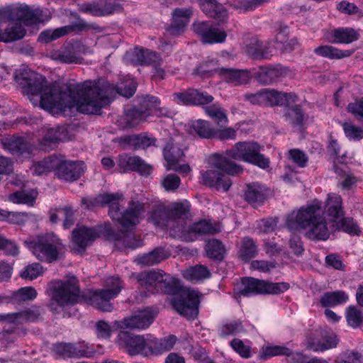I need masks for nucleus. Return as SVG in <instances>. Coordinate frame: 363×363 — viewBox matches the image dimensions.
I'll list each match as a JSON object with an SVG mask.
<instances>
[{
    "mask_svg": "<svg viewBox=\"0 0 363 363\" xmlns=\"http://www.w3.org/2000/svg\"><path fill=\"white\" fill-rule=\"evenodd\" d=\"M162 280H160L157 293H164L168 294H175L178 288V280L169 274L161 271Z\"/></svg>",
    "mask_w": 363,
    "mask_h": 363,
    "instance_id": "obj_50",
    "label": "nucleus"
},
{
    "mask_svg": "<svg viewBox=\"0 0 363 363\" xmlns=\"http://www.w3.org/2000/svg\"><path fill=\"white\" fill-rule=\"evenodd\" d=\"M83 173L82 162L62 161L58 158L56 174L60 179L72 182L78 179Z\"/></svg>",
    "mask_w": 363,
    "mask_h": 363,
    "instance_id": "obj_26",
    "label": "nucleus"
},
{
    "mask_svg": "<svg viewBox=\"0 0 363 363\" xmlns=\"http://www.w3.org/2000/svg\"><path fill=\"white\" fill-rule=\"evenodd\" d=\"M184 277L190 281H200L208 278L211 272L203 265H196L186 269L183 273Z\"/></svg>",
    "mask_w": 363,
    "mask_h": 363,
    "instance_id": "obj_53",
    "label": "nucleus"
},
{
    "mask_svg": "<svg viewBox=\"0 0 363 363\" xmlns=\"http://www.w3.org/2000/svg\"><path fill=\"white\" fill-rule=\"evenodd\" d=\"M173 96L178 104L184 105H204L211 103L214 98L207 92H200L196 89H187L177 92Z\"/></svg>",
    "mask_w": 363,
    "mask_h": 363,
    "instance_id": "obj_27",
    "label": "nucleus"
},
{
    "mask_svg": "<svg viewBox=\"0 0 363 363\" xmlns=\"http://www.w3.org/2000/svg\"><path fill=\"white\" fill-rule=\"evenodd\" d=\"M66 138V131L63 127L49 128L40 142L41 148L45 151L52 150L56 144Z\"/></svg>",
    "mask_w": 363,
    "mask_h": 363,
    "instance_id": "obj_31",
    "label": "nucleus"
},
{
    "mask_svg": "<svg viewBox=\"0 0 363 363\" xmlns=\"http://www.w3.org/2000/svg\"><path fill=\"white\" fill-rule=\"evenodd\" d=\"M37 295V291L33 287L26 286L13 292L11 298L14 303H22L35 299Z\"/></svg>",
    "mask_w": 363,
    "mask_h": 363,
    "instance_id": "obj_54",
    "label": "nucleus"
},
{
    "mask_svg": "<svg viewBox=\"0 0 363 363\" xmlns=\"http://www.w3.org/2000/svg\"><path fill=\"white\" fill-rule=\"evenodd\" d=\"M150 218L155 225L171 228L168 205L161 203L154 205Z\"/></svg>",
    "mask_w": 363,
    "mask_h": 363,
    "instance_id": "obj_37",
    "label": "nucleus"
},
{
    "mask_svg": "<svg viewBox=\"0 0 363 363\" xmlns=\"http://www.w3.org/2000/svg\"><path fill=\"white\" fill-rule=\"evenodd\" d=\"M348 300V296L345 291H335L325 293L320 298L323 306H335L345 303Z\"/></svg>",
    "mask_w": 363,
    "mask_h": 363,
    "instance_id": "obj_49",
    "label": "nucleus"
},
{
    "mask_svg": "<svg viewBox=\"0 0 363 363\" xmlns=\"http://www.w3.org/2000/svg\"><path fill=\"white\" fill-rule=\"evenodd\" d=\"M24 243L38 260L48 263L60 259L65 250L61 239L53 233L38 235Z\"/></svg>",
    "mask_w": 363,
    "mask_h": 363,
    "instance_id": "obj_7",
    "label": "nucleus"
},
{
    "mask_svg": "<svg viewBox=\"0 0 363 363\" xmlns=\"http://www.w3.org/2000/svg\"><path fill=\"white\" fill-rule=\"evenodd\" d=\"M286 121L290 123L292 126L301 128L304 119V113L299 105L295 106H291L290 104L285 107L284 114Z\"/></svg>",
    "mask_w": 363,
    "mask_h": 363,
    "instance_id": "obj_42",
    "label": "nucleus"
},
{
    "mask_svg": "<svg viewBox=\"0 0 363 363\" xmlns=\"http://www.w3.org/2000/svg\"><path fill=\"white\" fill-rule=\"evenodd\" d=\"M257 252L254 240L249 237L243 238L238 252L239 258L245 262L249 261L257 255Z\"/></svg>",
    "mask_w": 363,
    "mask_h": 363,
    "instance_id": "obj_46",
    "label": "nucleus"
},
{
    "mask_svg": "<svg viewBox=\"0 0 363 363\" xmlns=\"http://www.w3.org/2000/svg\"><path fill=\"white\" fill-rule=\"evenodd\" d=\"M117 164L122 172L128 171L138 172L142 175L147 176L151 173L152 168L138 156H130L123 154L118 156Z\"/></svg>",
    "mask_w": 363,
    "mask_h": 363,
    "instance_id": "obj_24",
    "label": "nucleus"
},
{
    "mask_svg": "<svg viewBox=\"0 0 363 363\" xmlns=\"http://www.w3.org/2000/svg\"><path fill=\"white\" fill-rule=\"evenodd\" d=\"M88 48L79 40H72L64 44L59 49L53 50L48 57L62 64H82V55L87 52Z\"/></svg>",
    "mask_w": 363,
    "mask_h": 363,
    "instance_id": "obj_12",
    "label": "nucleus"
},
{
    "mask_svg": "<svg viewBox=\"0 0 363 363\" xmlns=\"http://www.w3.org/2000/svg\"><path fill=\"white\" fill-rule=\"evenodd\" d=\"M162 270H151L138 274L136 279L138 284L152 294L157 293L160 280H162Z\"/></svg>",
    "mask_w": 363,
    "mask_h": 363,
    "instance_id": "obj_29",
    "label": "nucleus"
},
{
    "mask_svg": "<svg viewBox=\"0 0 363 363\" xmlns=\"http://www.w3.org/2000/svg\"><path fill=\"white\" fill-rule=\"evenodd\" d=\"M26 30L20 22L12 21L8 23L4 31H0V42L10 43L23 38Z\"/></svg>",
    "mask_w": 363,
    "mask_h": 363,
    "instance_id": "obj_35",
    "label": "nucleus"
},
{
    "mask_svg": "<svg viewBox=\"0 0 363 363\" xmlns=\"http://www.w3.org/2000/svg\"><path fill=\"white\" fill-rule=\"evenodd\" d=\"M115 245L118 249L130 248L135 249L143 245V241L140 237L136 235L131 230L128 231L121 230L113 238Z\"/></svg>",
    "mask_w": 363,
    "mask_h": 363,
    "instance_id": "obj_32",
    "label": "nucleus"
},
{
    "mask_svg": "<svg viewBox=\"0 0 363 363\" xmlns=\"http://www.w3.org/2000/svg\"><path fill=\"white\" fill-rule=\"evenodd\" d=\"M333 43H350L358 39V34L352 28H338L333 32Z\"/></svg>",
    "mask_w": 363,
    "mask_h": 363,
    "instance_id": "obj_55",
    "label": "nucleus"
},
{
    "mask_svg": "<svg viewBox=\"0 0 363 363\" xmlns=\"http://www.w3.org/2000/svg\"><path fill=\"white\" fill-rule=\"evenodd\" d=\"M261 146L254 141L238 142L225 152L226 157L241 160L266 169L269 165V160L260 153Z\"/></svg>",
    "mask_w": 363,
    "mask_h": 363,
    "instance_id": "obj_9",
    "label": "nucleus"
},
{
    "mask_svg": "<svg viewBox=\"0 0 363 363\" xmlns=\"http://www.w3.org/2000/svg\"><path fill=\"white\" fill-rule=\"evenodd\" d=\"M210 164L212 169L201 174L202 182L204 185L215 188L217 190L222 189L227 191L232 185V182L229 177L220 171L232 176L238 175L243 172L241 165L218 153L213 154L210 157Z\"/></svg>",
    "mask_w": 363,
    "mask_h": 363,
    "instance_id": "obj_5",
    "label": "nucleus"
},
{
    "mask_svg": "<svg viewBox=\"0 0 363 363\" xmlns=\"http://www.w3.org/2000/svg\"><path fill=\"white\" fill-rule=\"evenodd\" d=\"M189 231L200 235H213L220 232V227L218 223L203 220L193 224L189 228Z\"/></svg>",
    "mask_w": 363,
    "mask_h": 363,
    "instance_id": "obj_44",
    "label": "nucleus"
},
{
    "mask_svg": "<svg viewBox=\"0 0 363 363\" xmlns=\"http://www.w3.org/2000/svg\"><path fill=\"white\" fill-rule=\"evenodd\" d=\"M245 52L254 60L269 59L272 56L269 48L258 40H254L247 45Z\"/></svg>",
    "mask_w": 363,
    "mask_h": 363,
    "instance_id": "obj_41",
    "label": "nucleus"
},
{
    "mask_svg": "<svg viewBox=\"0 0 363 363\" xmlns=\"http://www.w3.org/2000/svg\"><path fill=\"white\" fill-rule=\"evenodd\" d=\"M172 306L182 315L192 318L198 314L199 292L186 289L172 301Z\"/></svg>",
    "mask_w": 363,
    "mask_h": 363,
    "instance_id": "obj_16",
    "label": "nucleus"
},
{
    "mask_svg": "<svg viewBox=\"0 0 363 363\" xmlns=\"http://www.w3.org/2000/svg\"><path fill=\"white\" fill-rule=\"evenodd\" d=\"M192 12L189 9H177L173 12L174 23L168 27L167 31L171 35H179L186 26Z\"/></svg>",
    "mask_w": 363,
    "mask_h": 363,
    "instance_id": "obj_33",
    "label": "nucleus"
},
{
    "mask_svg": "<svg viewBox=\"0 0 363 363\" xmlns=\"http://www.w3.org/2000/svg\"><path fill=\"white\" fill-rule=\"evenodd\" d=\"M119 345L130 355L142 354L147 356L152 354L150 339L143 336L130 334L126 331H121L118 335Z\"/></svg>",
    "mask_w": 363,
    "mask_h": 363,
    "instance_id": "obj_14",
    "label": "nucleus"
},
{
    "mask_svg": "<svg viewBox=\"0 0 363 363\" xmlns=\"http://www.w3.org/2000/svg\"><path fill=\"white\" fill-rule=\"evenodd\" d=\"M123 288L121 281L118 277L106 280L104 289L96 290L86 298L89 304L103 312H111L113 306L111 300L116 298Z\"/></svg>",
    "mask_w": 363,
    "mask_h": 363,
    "instance_id": "obj_10",
    "label": "nucleus"
},
{
    "mask_svg": "<svg viewBox=\"0 0 363 363\" xmlns=\"http://www.w3.org/2000/svg\"><path fill=\"white\" fill-rule=\"evenodd\" d=\"M160 100L155 96L146 95L140 101V106L147 109V113L150 115H155L157 117H169L171 111L167 107L160 106Z\"/></svg>",
    "mask_w": 363,
    "mask_h": 363,
    "instance_id": "obj_34",
    "label": "nucleus"
},
{
    "mask_svg": "<svg viewBox=\"0 0 363 363\" xmlns=\"http://www.w3.org/2000/svg\"><path fill=\"white\" fill-rule=\"evenodd\" d=\"M266 106H288L296 101V96L291 93H284L275 89H265Z\"/></svg>",
    "mask_w": 363,
    "mask_h": 363,
    "instance_id": "obj_30",
    "label": "nucleus"
},
{
    "mask_svg": "<svg viewBox=\"0 0 363 363\" xmlns=\"http://www.w3.org/2000/svg\"><path fill=\"white\" fill-rule=\"evenodd\" d=\"M121 194L105 193L94 198L84 197L82 205L84 208L91 210L104 205L109 206L108 214L113 220L117 222L123 229H129L139 223V217L144 211V205L139 201H130L128 208L121 212L118 201L122 198Z\"/></svg>",
    "mask_w": 363,
    "mask_h": 363,
    "instance_id": "obj_4",
    "label": "nucleus"
},
{
    "mask_svg": "<svg viewBox=\"0 0 363 363\" xmlns=\"http://www.w3.org/2000/svg\"><path fill=\"white\" fill-rule=\"evenodd\" d=\"M335 363H363V354L357 352H347L337 358Z\"/></svg>",
    "mask_w": 363,
    "mask_h": 363,
    "instance_id": "obj_64",
    "label": "nucleus"
},
{
    "mask_svg": "<svg viewBox=\"0 0 363 363\" xmlns=\"http://www.w3.org/2000/svg\"><path fill=\"white\" fill-rule=\"evenodd\" d=\"M99 237L95 228L86 226H77L72 230L71 239V248L76 254H82L86 247Z\"/></svg>",
    "mask_w": 363,
    "mask_h": 363,
    "instance_id": "obj_17",
    "label": "nucleus"
},
{
    "mask_svg": "<svg viewBox=\"0 0 363 363\" xmlns=\"http://www.w3.org/2000/svg\"><path fill=\"white\" fill-rule=\"evenodd\" d=\"M206 113L218 125L228 122V116L224 109L218 104L207 106L204 108Z\"/></svg>",
    "mask_w": 363,
    "mask_h": 363,
    "instance_id": "obj_56",
    "label": "nucleus"
},
{
    "mask_svg": "<svg viewBox=\"0 0 363 363\" xmlns=\"http://www.w3.org/2000/svg\"><path fill=\"white\" fill-rule=\"evenodd\" d=\"M2 147L13 155H30L31 145L23 137L18 135H6L0 139Z\"/></svg>",
    "mask_w": 363,
    "mask_h": 363,
    "instance_id": "obj_25",
    "label": "nucleus"
},
{
    "mask_svg": "<svg viewBox=\"0 0 363 363\" xmlns=\"http://www.w3.org/2000/svg\"><path fill=\"white\" fill-rule=\"evenodd\" d=\"M177 337L169 335L163 339H150L152 354L167 352L172 350L176 342Z\"/></svg>",
    "mask_w": 363,
    "mask_h": 363,
    "instance_id": "obj_48",
    "label": "nucleus"
},
{
    "mask_svg": "<svg viewBox=\"0 0 363 363\" xmlns=\"http://www.w3.org/2000/svg\"><path fill=\"white\" fill-rule=\"evenodd\" d=\"M333 230L342 229L350 234H358L359 232L358 226L352 218L341 217L337 222L332 223Z\"/></svg>",
    "mask_w": 363,
    "mask_h": 363,
    "instance_id": "obj_62",
    "label": "nucleus"
},
{
    "mask_svg": "<svg viewBox=\"0 0 363 363\" xmlns=\"http://www.w3.org/2000/svg\"><path fill=\"white\" fill-rule=\"evenodd\" d=\"M193 30L204 44L221 43L225 40L227 37L225 30L214 27L210 21L194 23Z\"/></svg>",
    "mask_w": 363,
    "mask_h": 363,
    "instance_id": "obj_19",
    "label": "nucleus"
},
{
    "mask_svg": "<svg viewBox=\"0 0 363 363\" xmlns=\"http://www.w3.org/2000/svg\"><path fill=\"white\" fill-rule=\"evenodd\" d=\"M155 315L151 311H140L129 318H124L118 323L121 329H145L152 323Z\"/></svg>",
    "mask_w": 363,
    "mask_h": 363,
    "instance_id": "obj_20",
    "label": "nucleus"
},
{
    "mask_svg": "<svg viewBox=\"0 0 363 363\" xmlns=\"http://www.w3.org/2000/svg\"><path fill=\"white\" fill-rule=\"evenodd\" d=\"M218 75L227 83L236 86L247 84L251 79L250 72L247 69L220 67Z\"/></svg>",
    "mask_w": 363,
    "mask_h": 363,
    "instance_id": "obj_28",
    "label": "nucleus"
},
{
    "mask_svg": "<svg viewBox=\"0 0 363 363\" xmlns=\"http://www.w3.org/2000/svg\"><path fill=\"white\" fill-rule=\"evenodd\" d=\"M242 288L238 292V296H250L255 294H279L289 289L286 282L272 283L255 278L246 277L242 279Z\"/></svg>",
    "mask_w": 363,
    "mask_h": 363,
    "instance_id": "obj_11",
    "label": "nucleus"
},
{
    "mask_svg": "<svg viewBox=\"0 0 363 363\" xmlns=\"http://www.w3.org/2000/svg\"><path fill=\"white\" fill-rule=\"evenodd\" d=\"M14 80L35 106L39 104L45 110H57L70 100L67 96H62L64 85L48 84L45 77L27 67L16 69Z\"/></svg>",
    "mask_w": 363,
    "mask_h": 363,
    "instance_id": "obj_1",
    "label": "nucleus"
},
{
    "mask_svg": "<svg viewBox=\"0 0 363 363\" xmlns=\"http://www.w3.org/2000/svg\"><path fill=\"white\" fill-rule=\"evenodd\" d=\"M168 206L171 229L175 232H184L187 220L191 216L189 202H174L170 203Z\"/></svg>",
    "mask_w": 363,
    "mask_h": 363,
    "instance_id": "obj_18",
    "label": "nucleus"
},
{
    "mask_svg": "<svg viewBox=\"0 0 363 363\" xmlns=\"http://www.w3.org/2000/svg\"><path fill=\"white\" fill-rule=\"evenodd\" d=\"M220 69L217 65V62L211 60L199 65L193 74L203 78H208L213 76L215 73L218 74V70Z\"/></svg>",
    "mask_w": 363,
    "mask_h": 363,
    "instance_id": "obj_58",
    "label": "nucleus"
},
{
    "mask_svg": "<svg viewBox=\"0 0 363 363\" xmlns=\"http://www.w3.org/2000/svg\"><path fill=\"white\" fill-rule=\"evenodd\" d=\"M57 354L66 357H91L94 352L83 342L77 343H59L55 345Z\"/></svg>",
    "mask_w": 363,
    "mask_h": 363,
    "instance_id": "obj_23",
    "label": "nucleus"
},
{
    "mask_svg": "<svg viewBox=\"0 0 363 363\" xmlns=\"http://www.w3.org/2000/svg\"><path fill=\"white\" fill-rule=\"evenodd\" d=\"M170 253L164 247H156L149 253L138 256L135 261L142 266H152L167 259Z\"/></svg>",
    "mask_w": 363,
    "mask_h": 363,
    "instance_id": "obj_36",
    "label": "nucleus"
},
{
    "mask_svg": "<svg viewBox=\"0 0 363 363\" xmlns=\"http://www.w3.org/2000/svg\"><path fill=\"white\" fill-rule=\"evenodd\" d=\"M345 318L348 325L352 328L363 325V312L355 306H350L347 308Z\"/></svg>",
    "mask_w": 363,
    "mask_h": 363,
    "instance_id": "obj_63",
    "label": "nucleus"
},
{
    "mask_svg": "<svg viewBox=\"0 0 363 363\" xmlns=\"http://www.w3.org/2000/svg\"><path fill=\"white\" fill-rule=\"evenodd\" d=\"M111 86L114 90V92L111 94V99L116 94L130 98L135 94L136 90V83L133 80H126L117 86L111 84Z\"/></svg>",
    "mask_w": 363,
    "mask_h": 363,
    "instance_id": "obj_59",
    "label": "nucleus"
},
{
    "mask_svg": "<svg viewBox=\"0 0 363 363\" xmlns=\"http://www.w3.org/2000/svg\"><path fill=\"white\" fill-rule=\"evenodd\" d=\"M191 129L200 138L211 139L214 138L215 128L210 122L204 120H197L191 125Z\"/></svg>",
    "mask_w": 363,
    "mask_h": 363,
    "instance_id": "obj_51",
    "label": "nucleus"
},
{
    "mask_svg": "<svg viewBox=\"0 0 363 363\" xmlns=\"http://www.w3.org/2000/svg\"><path fill=\"white\" fill-rule=\"evenodd\" d=\"M52 18L51 12L41 9H32L28 5L6 6L0 10V21L23 22L27 26L44 23Z\"/></svg>",
    "mask_w": 363,
    "mask_h": 363,
    "instance_id": "obj_8",
    "label": "nucleus"
},
{
    "mask_svg": "<svg viewBox=\"0 0 363 363\" xmlns=\"http://www.w3.org/2000/svg\"><path fill=\"white\" fill-rule=\"evenodd\" d=\"M113 92L111 84L104 80L64 85L62 96H67L70 100L57 111H63L66 108L76 106L82 113L100 115L102 108L110 103Z\"/></svg>",
    "mask_w": 363,
    "mask_h": 363,
    "instance_id": "obj_2",
    "label": "nucleus"
},
{
    "mask_svg": "<svg viewBox=\"0 0 363 363\" xmlns=\"http://www.w3.org/2000/svg\"><path fill=\"white\" fill-rule=\"evenodd\" d=\"M47 293L50 298L48 307L52 313H58L60 308L73 306L78 302V280L74 276H69L62 280L52 281L48 285Z\"/></svg>",
    "mask_w": 363,
    "mask_h": 363,
    "instance_id": "obj_6",
    "label": "nucleus"
},
{
    "mask_svg": "<svg viewBox=\"0 0 363 363\" xmlns=\"http://www.w3.org/2000/svg\"><path fill=\"white\" fill-rule=\"evenodd\" d=\"M266 197L267 191L261 184L252 183L247 185L245 198L249 203L262 202L266 199Z\"/></svg>",
    "mask_w": 363,
    "mask_h": 363,
    "instance_id": "obj_43",
    "label": "nucleus"
},
{
    "mask_svg": "<svg viewBox=\"0 0 363 363\" xmlns=\"http://www.w3.org/2000/svg\"><path fill=\"white\" fill-rule=\"evenodd\" d=\"M93 30L96 33H101L104 29L96 23H89L83 19L72 25L62 26L54 30L48 29L41 32L38 36V41L43 43H49L69 33L83 32Z\"/></svg>",
    "mask_w": 363,
    "mask_h": 363,
    "instance_id": "obj_13",
    "label": "nucleus"
},
{
    "mask_svg": "<svg viewBox=\"0 0 363 363\" xmlns=\"http://www.w3.org/2000/svg\"><path fill=\"white\" fill-rule=\"evenodd\" d=\"M326 206L331 223L337 222L338 219H341V217L343 216L342 201L340 195L334 193L329 194Z\"/></svg>",
    "mask_w": 363,
    "mask_h": 363,
    "instance_id": "obj_39",
    "label": "nucleus"
},
{
    "mask_svg": "<svg viewBox=\"0 0 363 363\" xmlns=\"http://www.w3.org/2000/svg\"><path fill=\"white\" fill-rule=\"evenodd\" d=\"M79 11L84 13H89L94 16H105L114 13L121 12L123 7L119 4L111 1H106L103 4L93 1L79 5Z\"/></svg>",
    "mask_w": 363,
    "mask_h": 363,
    "instance_id": "obj_21",
    "label": "nucleus"
},
{
    "mask_svg": "<svg viewBox=\"0 0 363 363\" xmlns=\"http://www.w3.org/2000/svg\"><path fill=\"white\" fill-rule=\"evenodd\" d=\"M124 143L135 146V148H147L155 145V139L145 134L131 135L121 138Z\"/></svg>",
    "mask_w": 363,
    "mask_h": 363,
    "instance_id": "obj_47",
    "label": "nucleus"
},
{
    "mask_svg": "<svg viewBox=\"0 0 363 363\" xmlns=\"http://www.w3.org/2000/svg\"><path fill=\"white\" fill-rule=\"evenodd\" d=\"M57 162L58 158L57 157L50 156L36 164L34 167V172L36 174L40 175L53 170L56 171Z\"/></svg>",
    "mask_w": 363,
    "mask_h": 363,
    "instance_id": "obj_61",
    "label": "nucleus"
},
{
    "mask_svg": "<svg viewBox=\"0 0 363 363\" xmlns=\"http://www.w3.org/2000/svg\"><path fill=\"white\" fill-rule=\"evenodd\" d=\"M164 157L166 160L167 169L172 165H176L179 160L184 156V152L180 145L174 140H169L163 150Z\"/></svg>",
    "mask_w": 363,
    "mask_h": 363,
    "instance_id": "obj_40",
    "label": "nucleus"
},
{
    "mask_svg": "<svg viewBox=\"0 0 363 363\" xmlns=\"http://www.w3.org/2000/svg\"><path fill=\"white\" fill-rule=\"evenodd\" d=\"M38 192L33 189L29 191H18L9 196L11 201L16 203H23L33 206Z\"/></svg>",
    "mask_w": 363,
    "mask_h": 363,
    "instance_id": "obj_52",
    "label": "nucleus"
},
{
    "mask_svg": "<svg viewBox=\"0 0 363 363\" xmlns=\"http://www.w3.org/2000/svg\"><path fill=\"white\" fill-rule=\"evenodd\" d=\"M314 52L318 55L334 60L350 57L353 51L341 50L330 45H321L316 48Z\"/></svg>",
    "mask_w": 363,
    "mask_h": 363,
    "instance_id": "obj_45",
    "label": "nucleus"
},
{
    "mask_svg": "<svg viewBox=\"0 0 363 363\" xmlns=\"http://www.w3.org/2000/svg\"><path fill=\"white\" fill-rule=\"evenodd\" d=\"M140 108H133L126 110V113L129 118V121L131 123L132 128L139 125L140 123L147 121L149 113H147V109H145L144 106H140Z\"/></svg>",
    "mask_w": 363,
    "mask_h": 363,
    "instance_id": "obj_60",
    "label": "nucleus"
},
{
    "mask_svg": "<svg viewBox=\"0 0 363 363\" xmlns=\"http://www.w3.org/2000/svg\"><path fill=\"white\" fill-rule=\"evenodd\" d=\"M282 70L274 67H260L255 74L256 80L262 85H269L282 76Z\"/></svg>",
    "mask_w": 363,
    "mask_h": 363,
    "instance_id": "obj_38",
    "label": "nucleus"
},
{
    "mask_svg": "<svg viewBox=\"0 0 363 363\" xmlns=\"http://www.w3.org/2000/svg\"><path fill=\"white\" fill-rule=\"evenodd\" d=\"M286 225L291 230H303L304 235L312 240H326L333 230L330 220L328 221L318 201L292 211L286 217Z\"/></svg>",
    "mask_w": 363,
    "mask_h": 363,
    "instance_id": "obj_3",
    "label": "nucleus"
},
{
    "mask_svg": "<svg viewBox=\"0 0 363 363\" xmlns=\"http://www.w3.org/2000/svg\"><path fill=\"white\" fill-rule=\"evenodd\" d=\"M339 340L331 330L318 328L311 330L306 340V347L314 352H323L337 346Z\"/></svg>",
    "mask_w": 363,
    "mask_h": 363,
    "instance_id": "obj_15",
    "label": "nucleus"
},
{
    "mask_svg": "<svg viewBox=\"0 0 363 363\" xmlns=\"http://www.w3.org/2000/svg\"><path fill=\"white\" fill-rule=\"evenodd\" d=\"M206 251L208 257L221 260L224 257L225 250L220 241L213 239L208 241L206 245Z\"/></svg>",
    "mask_w": 363,
    "mask_h": 363,
    "instance_id": "obj_57",
    "label": "nucleus"
},
{
    "mask_svg": "<svg viewBox=\"0 0 363 363\" xmlns=\"http://www.w3.org/2000/svg\"><path fill=\"white\" fill-rule=\"evenodd\" d=\"M41 316L40 308L37 306L16 313L0 314V321L16 325L35 322Z\"/></svg>",
    "mask_w": 363,
    "mask_h": 363,
    "instance_id": "obj_22",
    "label": "nucleus"
}]
</instances>
